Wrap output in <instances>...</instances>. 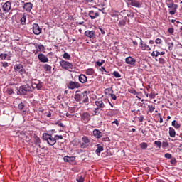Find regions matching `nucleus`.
I'll list each match as a JSON object with an SVG mask.
<instances>
[{"label":"nucleus","mask_w":182,"mask_h":182,"mask_svg":"<svg viewBox=\"0 0 182 182\" xmlns=\"http://www.w3.org/2000/svg\"><path fill=\"white\" fill-rule=\"evenodd\" d=\"M166 2L168 8H169V9H171L169 11L170 15H174L176 12H177V8H178V6L177 4H175L173 0H166Z\"/></svg>","instance_id":"f257e3e1"},{"label":"nucleus","mask_w":182,"mask_h":182,"mask_svg":"<svg viewBox=\"0 0 182 182\" xmlns=\"http://www.w3.org/2000/svg\"><path fill=\"white\" fill-rule=\"evenodd\" d=\"M43 137L44 139V140H46L47 143L50 145V146H55V144H56V141L55 139V137H53L52 136V134H43Z\"/></svg>","instance_id":"f03ea898"},{"label":"nucleus","mask_w":182,"mask_h":182,"mask_svg":"<svg viewBox=\"0 0 182 182\" xmlns=\"http://www.w3.org/2000/svg\"><path fill=\"white\" fill-rule=\"evenodd\" d=\"M28 92H32V87L29 85H21L18 89L19 95L25 96Z\"/></svg>","instance_id":"7ed1b4c3"},{"label":"nucleus","mask_w":182,"mask_h":182,"mask_svg":"<svg viewBox=\"0 0 182 182\" xmlns=\"http://www.w3.org/2000/svg\"><path fill=\"white\" fill-rule=\"evenodd\" d=\"M60 65L63 69L68 70L69 69H73V64L70 63L69 61H65V60H62L60 61Z\"/></svg>","instance_id":"20e7f679"},{"label":"nucleus","mask_w":182,"mask_h":182,"mask_svg":"<svg viewBox=\"0 0 182 182\" xmlns=\"http://www.w3.org/2000/svg\"><path fill=\"white\" fill-rule=\"evenodd\" d=\"M31 86L33 89H37V90H41L42 89V83L38 80H31Z\"/></svg>","instance_id":"39448f33"},{"label":"nucleus","mask_w":182,"mask_h":182,"mask_svg":"<svg viewBox=\"0 0 182 182\" xmlns=\"http://www.w3.org/2000/svg\"><path fill=\"white\" fill-rule=\"evenodd\" d=\"M15 72H18L20 75H25L26 73V70L23 68V65L22 64H16L14 65Z\"/></svg>","instance_id":"423d86ee"},{"label":"nucleus","mask_w":182,"mask_h":182,"mask_svg":"<svg viewBox=\"0 0 182 182\" xmlns=\"http://www.w3.org/2000/svg\"><path fill=\"white\" fill-rule=\"evenodd\" d=\"M68 89L73 90V89H79L80 87V83L77 82L70 81L68 85Z\"/></svg>","instance_id":"0eeeda50"},{"label":"nucleus","mask_w":182,"mask_h":182,"mask_svg":"<svg viewBox=\"0 0 182 182\" xmlns=\"http://www.w3.org/2000/svg\"><path fill=\"white\" fill-rule=\"evenodd\" d=\"M82 143L80 144L82 149H86L89 146V143H90V139L87 136H83L82 138Z\"/></svg>","instance_id":"6e6552de"},{"label":"nucleus","mask_w":182,"mask_h":182,"mask_svg":"<svg viewBox=\"0 0 182 182\" xmlns=\"http://www.w3.org/2000/svg\"><path fill=\"white\" fill-rule=\"evenodd\" d=\"M11 3L10 1H6L2 6L3 14H8V12H9V11H11Z\"/></svg>","instance_id":"1a4fd4ad"},{"label":"nucleus","mask_w":182,"mask_h":182,"mask_svg":"<svg viewBox=\"0 0 182 182\" xmlns=\"http://www.w3.org/2000/svg\"><path fill=\"white\" fill-rule=\"evenodd\" d=\"M90 114L85 112L81 115V119L83 120L84 123H89L90 122Z\"/></svg>","instance_id":"9d476101"},{"label":"nucleus","mask_w":182,"mask_h":182,"mask_svg":"<svg viewBox=\"0 0 182 182\" xmlns=\"http://www.w3.org/2000/svg\"><path fill=\"white\" fill-rule=\"evenodd\" d=\"M33 32L34 35H41V33L42 32V29H41L38 23H34L33 25Z\"/></svg>","instance_id":"9b49d317"},{"label":"nucleus","mask_w":182,"mask_h":182,"mask_svg":"<svg viewBox=\"0 0 182 182\" xmlns=\"http://www.w3.org/2000/svg\"><path fill=\"white\" fill-rule=\"evenodd\" d=\"M38 59L42 63H46L49 62V58H48V57H46L43 53L38 54Z\"/></svg>","instance_id":"f8f14e48"},{"label":"nucleus","mask_w":182,"mask_h":182,"mask_svg":"<svg viewBox=\"0 0 182 182\" xmlns=\"http://www.w3.org/2000/svg\"><path fill=\"white\" fill-rule=\"evenodd\" d=\"M85 36H87V38H90V39H93L96 38V33L93 31L87 30L85 31Z\"/></svg>","instance_id":"ddd939ff"},{"label":"nucleus","mask_w":182,"mask_h":182,"mask_svg":"<svg viewBox=\"0 0 182 182\" xmlns=\"http://www.w3.org/2000/svg\"><path fill=\"white\" fill-rule=\"evenodd\" d=\"M128 4L135 8H140L141 6L140 1L136 0H128Z\"/></svg>","instance_id":"4468645a"},{"label":"nucleus","mask_w":182,"mask_h":182,"mask_svg":"<svg viewBox=\"0 0 182 182\" xmlns=\"http://www.w3.org/2000/svg\"><path fill=\"white\" fill-rule=\"evenodd\" d=\"M33 7V4L31 2L25 3L23 5V9L26 11V12H31L32 11V8Z\"/></svg>","instance_id":"2eb2a0df"},{"label":"nucleus","mask_w":182,"mask_h":182,"mask_svg":"<svg viewBox=\"0 0 182 182\" xmlns=\"http://www.w3.org/2000/svg\"><path fill=\"white\" fill-rule=\"evenodd\" d=\"M126 22H127L128 23H130V19H127V17L125 16L123 19L119 20L118 25L119 26H126Z\"/></svg>","instance_id":"dca6fc26"},{"label":"nucleus","mask_w":182,"mask_h":182,"mask_svg":"<svg viewBox=\"0 0 182 182\" xmlns=\"http://www.w3.org/2000/svg\"><path fill=\"white\" fill-rule=\"evenodd\" d=\"M81 100H82L83 103H89V97H87L86 91L81 95Z\"/></svg>","instance_id":"f3484780"},{"label":"nucleus","mask_w":182,"mask_h":182,"mask_svg":"<svg viewBox=\"0 0 182 182\" xmlns=\"http://www.w3.org/2000/svg\"><path fill=\"white\" fill-rule=\"evenodd\" d=\"M125 62L127 65H134L136 63V59L133 58L132 57H127L125 58Z\"/></svg>","instance_id":"a211bd4d"},{"label":"nucleus","mask_w":182,"mask_h":182,"mask_svg":"<svg viewBox=\"0 0 182 182\" xmlns=\"http://www.w3.org/2000/svg\"><path fill=\"white\" fill-rule=\"evenodd\" d=\"M90 18H91V19H96V18H97V16H99V13L98 12H95V11L92 10L89 11L88 14Z\"/></svg>","instance_id":"6ab92c4d"},{"label":"nucleus","mask_w":182,"mask_h":182,"mask_svg":"<svg viewBox=\"0 0 182 182\" xmlns=\"http://www.w3.org/2000/svg\"><path fill=\"white\" fill-rule=\"evenodd\" d=\"M96 106L99 107L98 109H100V110H103V108L105 107V103L102 100L96 101L95 102Z\"/></svg>","instance_id":"aec40b11"},{"label":"nucleus","mask_w":182,"mask_h":182,"mask_svg":"<svg viewBox=\"0 0 182 182\" xmlns=\"http://www.w3.org/2000/svg\"><path fill=\"white\" fill-rule=\"evenodd\" d=\"M79 81L80 83H86V82H87V77L83 74H81L79 75Z\"/></svg>","instance_id":"412c9836"},{"label":"nucleus","mask_w":182,"mask_h":182,"mask_svg":"<svg viewBox=\"0 0 182 182\" xmlns=\"http://www.w3.org/2000/svg\"><path fill=\"white\" fill-rule=\"evenodd\" d=\"M93 135L96 139H100V137H102V132L99 131V129H94Z\"/></svg>","instance_id":"4be33fe9"},{"label":"nucleus","mask_w":182,"mask_h":182,"mask_svg":"<svg viewBox=\"0 0 182 182\" xmlns=\"http://www.w3.org/2000/svg\"><path fill=\"white\" fill-rule=\"evenodd\" d=\"M86 75L88 76H92L95 75V70L93 68H88L86 70Z\"/></svg>","instance_id":"5701e85b"},{"label":"nucleus","mask_w":182,"mask_h":182,"mask_svg":"<svg viewBox=\"0 0 182 182\" xmlns=\"http://www.w3.org/2000/svg\"><path fill=\"white\" fill-rule=\"evenodd\" d=\"M169 135L171 137H176V130L173 127H169Z\"/></svg>","instance_id":"b1692460"},{"label":"nucleus","mask_w":182,"mask_h":182,"mask_svg":"<svg viewBox=\"0 0 182 182\" xmlns=\"http://www.w3.org/2000/svg\"><path fill=\"white\" fill-rule=\"evenodd\" d=\"M103 150H104L103 146L100 145H97V149H96L95 153L99 156V154H100V153H102Z\"/></svg>","instance_id":"393cba45"},{"label":"nucleus","mask_w":182,"mask_h":182,"mask_svg":"<svg viewBox=\"0 0 182 182\" xmlns=\"http://www.w3.org/2000/svg\"><path fill=\"white\" fill-rule=\"evenodd\" d=\"M21 25L26 24V14H23L22 18H21Z\"/></svg>","instance_id":"a878e982"},{"label":"nucleus","mask_w":182,"mask_h":182,"mask_svg":"<svg viewBox=\"0 0 182 182\" xmlns=\"http://www.w3.org/2000/svg\"><path fill=\"white\" fill-rule=\"evenodd\" d=\"M166 53L165 52H159V51H156V53L154 51H153L151 53V56H155V58H157V56H159V55H165Z\"/></svg>","instance_id":"bb28decb"},{"label":"nucleus","mask_w":182,"mask_h":182,"mask_svg":"<svg viewBox=\"0 0 182 182\" xmlns=\"http://www.w3.org/2000/svg\"><path fill=\"white\" fill-rule=\"evenodd\" d=\"M43 68H44L46 72H50L52 70V66H50L48 64H45L43 65Z\"/></svg>","instance_id":"cd10ccee"},{"label":"nucleus","mask_w":182,"mask_h":182,"mask_svg":"<svg viewBox=\"0 0 182 182\" xmlns=\"http://www.w3.org/2000/svg\"><path fill=\"white\" fill-rule=\"evenodd\" d=\"M172 126H173V127H175V129H180L181 125H180V124H178V122H177V121L173 120L172 122Z\"/></svg>","instance_id":"c85d7f7f"},{"label":"nucleus","mask_w":182,"mask_h":182,"mask_svg":"<svg viewBox=\"0 0 182 182\" xmlns=\"http://www.w3.org/2000/svg\"><path fill=\"white\" fill-rule=\"evenodd\" d=\"M141 48L142 50H151V48H150V46H147V44H144L142 46H141Z\"/></svg>","instance_id":"c756f323"},{"label":"nucleus","mask_w":182,"mask_h":182,"mask_svg":"<svg viewBox=\"0 0 182 182\" xmlns=\"http://www.w3.org/2000/svg\"><path fill=\"white\" fill-rule=\"evenodd\" d=\"M148 108H149L150 113H153L154 112V110L156 109V107H154V105H149Z\"/></svg>","instance_id":"7c9ffc66"},{"label":"nucleus","mask_w":182,"mask_h":182,"mask_svg":"<svg viewBox=\"0 0 182 182\" xmlns=\"http://www.w3.org/2000/svg\"><path fill=\"white\" fill-rule=\"evenodd\" d=\"M54 124H55L56 126H59L60 127H65V125H63V124L62 123V122L60 120H58L56 121Z\"/></svg>","instance_id":"2f4dec72"},{"label":"nucleus","mask_w":182,"mask_h":182,"mask_svg":"<svg viewBox=\"0 0 182 182\" xmlns=\"http://www.w3.org/2000/svg\"><path fill=\"white\" fill-rule=\"evenodd\" d=\"M63 58L69 60L70 59V55L66 52L64 53Z\"/></svg>","instance_id":"473e14b6"},{"label":"nucleus","mask_w":182,"mask_h":182,"mask_svg":"<svg viewBox=\"0 0 182 182\" xmlns=\"http://www.w3.org/2000/svg\"><path fill=\"white\" fill-rule=\"evenodd\" d=\"M140 147H141V149H142L143 150H146V149H147V143H146V142H142V143H141Z\"/></svg>","instance_id":"72a5a7b5"},{"label":"nucleus","mask_w":182,"mask_h":182,"mask_svg":"<svg viewBox=\"0 0 182 182\" xmlns=\"http://www.w3.org/2000/svg\"><path fill=\"white\" fill-rule=\"evenodd\" d=\"M100 109L98 108H95L94 110V116H99L100 113Z\"/></svg>","instance_id":"f704fd0d"},{"label":"nucleus","mask_w":182,"mask_h":182,"mask_svg":"<svg viewBox=\"0 0 182 182\" xmlns=\"http://www.w3.org/2000/svg\"><path fill=\"white\" fill-rule=\"evenodd\" d=\"M167 43L168 45V50H171L174 48V43L167 42Z\"/></svg>","instance_id":"c9c22d12"},{"label":"nucleus","mask_w":182,"mask_h":182,"mask_svg":"<svg viewBox=\"0 0 182 182\" xmlns=\"http://www.w3.org/2000/svg\"><path fill=\"white\" fill-rule=\"evenodd\" d=\"M113 75H114V77H117V78L122 77V75L117 71H114Z\"/></svg>","instance_id":"e433bc0d"},{"label":"nucleus","mask_w":182,"mask_h":182,"mask_svg":"<svg viewBox=\"0 0 182 182\" xmlns=\"http://www.w3.org/2000/svg\"><path fill=\"white\" fill-rule=\"evenodd\" d=\"M54 139L56 141V140H62L63 139V136L62 135H55Z\"/></svg>","instance_id":"4c0bfd02"},{"label":"nucleus","mask_w":182,"mask_h":182,"mask_svg":"<svg viewBox=\"0 0 182 182\" xmlns=\"http://www.w3.org/2000/svg\"><path fill=\"white\" fill-rule=\"evenodd\" d=\"M77 182H84L85 181V178H83L82 176H78L77 178Z\"/></svg>","instance_id":"58836bf2"},{"label":"nucleus","mask_w":182,"mask_h":182,"mask_svg":"<svg viewBox=\"0 0 182 182\" xmlns=\"http://www.w3.org/2000/svg\"><path fill=\"white\" fill-rule=\"evenodd\" d=\"M107 0H95V2L97 4H100V5H105V2H106Z\"/></svg>","instance_id":"ea45409f"},{"label":"nucleus","mask_w":182,"mask_h":182,"mask_svg":"<svg viewBox=\"0 0 182 182\" xmlns=\"http://www.w3.org/2000/svg\"><path fill=\"white\" fill-rule=\"evenodd\" d=\"M18 107L19 110H23V109L25 108V105L21 102L20 104H18Z\"/></svg>","instance_id":"a19ab883"},{"label":"nucleus","mask_w":182,"mask_h":182,"mask_svg":"<svg viewBox=\"0 0 182 182\" xmlns=\"http://www.w3.org/2000/svg\"><path fill=\"white\" fill-rule=\"evenodd\" d=\"M63 160L65 161V163H70V157L68 156H64Z\"/></svg>","instance_id":"79ce46f5"},{"label":"nucleus","mask_w":182,"mask_h":182,"mask_svg":"<svg viewBox=\"0 0 182 182\" xmlns=\"http://www.w3.org/2000/svg\"><path fill=\"white\" fill-rule=\"evenodd\" d=\"M154 144H156V146H157V147L159 149H160V147H161V141H156L154 142Z\"/></svg>","instance_id":"37998d69"},{"label":"nucleus","mask_w":182,"mask_h":182,"mask_svg":"<svg viewBox=\"0 0 182 182\" xmlns=\"http://www.w3.org/2000/svg\"><path fill=\"white\" fill-rule=\"evenodd\" d=\"M105 60H102L101 62L100 61H97L95 63L98 66H102V65H103V63H105Z\"/></svg>","instance_id":"c03bdc74"},{"label":"nucleus","mask_w":182,"mask_h":182,"mask_svg":"<svg viewBox=\"0 0 182 182\" xmlns=\"http://www.w3.org/2000/svg\"><path fill=\"white\" fill-rule=\"evenodd\" d=\"M6 92H7L8 95H14V93H15L14 92V90L11 89V88H8Z\"/></svg>","instance_id":"a18cd8bd"},{"label":"nucleus","mask_w":182,"mask_h":182,"mask_svg":"<svg viewBox=\"0 0 182 182\" xmlns=\"http://www.w3.org/2000/svg\"><path fill=\"white\" fill-rule=\"evenodd\" d=\"M127 16H128V18H131V19H132V18H134V14L132 12L127 13Z\"/></svg>","instance_id":"49530a36"},{"label":"nucleus","mask_w":182,"mask_h":182,"mask_svg":"<svg viewBox=\"0 0 182 182\" xmlns=\"http://www.w3.org/2000/svg\"><path fill=\"white\" fill-rule=\"evenodd\" d=\"M6 56H8V54H0V58L2 60L6 59Z\"/></svg>","instance_id":"de8ad7c7"},{"label":"nucleus","mask_w":182,"mask_h":182,"mask_svg":"<svg viewBox=\"0 0 182 182\" xmlns=\"http://www.w3.org/2000/svg\"><path fill=\"white\" fill-rule=\"evenodd\" d=\"M176 163H177V159H176V158H173L171 160V164H176Z\"/></svg>","instance_id":"09e8293b"},{"label":"nucleus","mask_w":182,"mask_h":182,"mask_svg":"<svg viewBox=\"0 0 182 182\" xmlns=\"http://www.w3.org/2000/svg\"><path fill=\"white\" fill-rule=\"evenodd\" d=\"M162 41L160 38H156L155 41V43H156V45H160Z\"/></svg>","instance_id":"8fccbe9b"},{"label":"nucleus","mask_w":182,"mask_h":182,"mask_svg":"<svg viewBox=\"0 0 182 182\" xmlns=\"http://www.w3.org/2000/svg\"><path fill=\"white\" fill-rule=\"evenodd\" d=\"M111 98L112 99V100H116L117 99V97H116V95L114 94H109Z\"/></svg>","instance_id":"3c124183"},{"label":"nucleus","mask_w":182,"mask_h":182,"mask_svg":"<svg viewBox=\"0 0 182 182\" xmlns=\"http://www.w3.org/2000/svg\"><path fill=\"white\" fill-rule=\"evenodd\" d=\"M164 157H166V159H171V154L166 153L165 154Z\"/></svg>","instance_id":"603ef678"},{"label":"nucleus","mask_w":182,"mask_h":182,"mask_svg":"<svg viewBox=\"0 0 182 182\" xmlns=\"http://www.w3.org/2000/svg\"><path fill=\"white\" fill-rule=\"evenodd\" d=\"M139 121L141 123L144 120V116L141 115L138 117Z\"/></svg>","instance_id":"864d4df0"},{"label":"nucleus","mask_w":182,"mask_h":182,"mask_svg":"<svg viewBox=\"0 0 182 182\" xmlns=\"http://www.w3.org/2000/svg\"><path fill=\"white\" fill-rule=\"evenodd\" d=\"M168 32L169 33H171V34L174 33V28H168Z\"/></svg>","instance_id":"5fc2aeb1"},{"label":"nucleus","mask_w":182,"mask_h":182,"mask_svg":"<svg viewBox=\"0 0 182 182\" xmlns=\"http://www.w3.org/2000/svg\"><path fill=\"white\" fill-rule=\"evenodd\" d=\"M149 97L151 99H154V97H156V95H154V93L151 92L150 95H149Z\"/></svg>","instance_id":"6e6d98bb"},{"label":"nucleus","mask_w":182,"mask_h":182,"mask_svg":"<svg viewBox=\"0 0 182 182\" xmlns=\"http://www.w3.org/2000/svg\"><path fill=\"white\" fill-rule=\"evenodd\" d=\"M162 146L164 147H168V142H163Z\"/></svg>","instance_id":"4d7b16f0"},{"label":"nucleus","mask_w":182,"mask_h":182,"mask_svg":"<svg viewBox=\"0 0 182 182\" xmlns=\"http://www.w3.org/2000/svg\"><path fill=\"white\" fill-rule=\"evenodd\" d=\"M2 66L3 68H8V63L7 62L2 63Z\"/></svg>","instance_id":"13d9d810"},{"label":"nucleus","mask_w":182,"mask_h":182,"mask_svg":"<svg viewBox=\"0 0 182 182\" xmlns=\"http://www.w3.org/2000/svg\"><path fill=\"white\" fill-rule=\"evenodd\" d=\"M116 124L117 126H119V121L117 119H115L114 122H112V124Z\"/></svg>","instance_id":"bf43d9fd"},{"label":"nucleus","mask_w":182,"mask_h":182,"mask_svg":"<svg viewBox=\"0 0 182 182\" xmlns=\"http://www.w3.org/2000/svg\"><path fill=\"white\" fill-rule=\"evenodd\" d=\"M159 63H161L163 65L165 61H164V60L163 58H159Z\"/></svg>","instance_id":"052dcab7"},{"label":"nucleus","mask_w":182,"mask_h":182,"mask_svg":"<svg viewBox=\"0 0 182 182\" xmlns=\"http://www.w3.org/2000/svg\"><path fill=\"white\" fill-rule=\"evenodd\" d=\"M100 70L101 72H107V71L106 70V68H105V67H101V68L100 69Z\"/></svg>","instance_id":"680f3d73"},{"label":"nucleus","mask_w":182,"mask_h":182,"mask_svg":"<svg viewBox=\"0 0 182 182\" xmlns=\"http://www.w3.org/2000/svg\"><path fill=\"white\" fill-rule=\"evenodd\" d=\"M127 12H129L128 10H122L121 11V14H122V15H124V14H127Z\"/></svg>","instance_id":"e2e57ef3"},{"label":"nucleus","mask_w":182,"mask_h":182,"mask_svg":"<svg viewBox=\"0 0 182 182\" xmlns=\"http://www.w3.org/2000/svg\"><path fill=\"white\" fill-rule=\"evenodd\" d=\"M44 48H45V47H44L43 46H42V45L38 46V49H39V50H43Z\"/></svg>","instance_id":"0e129e2a"},{"label":"nucleus","mask_w":182,"mask_h":182,"mask_svg":"<svg viewBox=\"0 0 182 182\" xmlns=\"http://www.w3.org/2000/svg\"><path fill=\"white\" fill-rule=\"evenodd\" d=\"M129 92H130V93L135 94V93H136V90H129Z\"/></svg>","instance_id":"69168bd1"},{"label":"nucleus","mask_w":182,"mask_h":182,"mask_svg":"<svg viewBox=\"0 0 182 182\" xmlns=\"http://www.w3.org/2000/svg\"><path fill=\"white\" fill-rule=\"evenodd\" d=\"M70 161H75V156H71L70 157Z\"/></svg>","instance_id":"338daca9"},{"label":"nucleus","mask_w":182,"mask_h":182,"mask_svg":"<svg viewBox=\"0 0 182 182\" xmlns=\"http://www.w3.org/2000/svg\"><path fill=\"white\" fill-rule=\"evenodd\" d=\"M180 35L182 37V27H181V28H180Z\"/></svg>","instance_id":"774afa93"}]
</instances>
